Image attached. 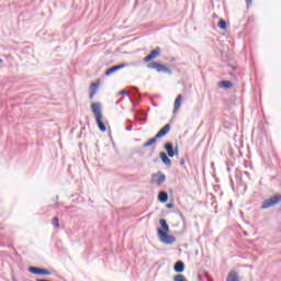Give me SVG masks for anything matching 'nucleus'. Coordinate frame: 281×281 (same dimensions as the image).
<instances>
[{
	"label": "nucleus",
	"instance_id": "1",
	"mask_svg": "<svg viewBox=\"0 0 281 281\" xmlns=\"http://www.w3.org/2000/svg\"><path fill=\"white\" fill-rule=\"evenodd\" d=\"M92 113L95 117L97 126L101 133L106 132V125L102 122V104L100 102H95L91 104Z\"/></svg>",
	"mask_w": 281,
	"mask_h": 281
},
{
	"label": "nucleus",
	"instance_id": "2",
	"mask_svg": "<svg viewBox=\"0 0 281 281\" xmlns=\"http://www.w3.org/2000/svg\"><path fill=\"white\" fill-rule=\"evenodd\" d=\"M167 133H170V123H167L162 128H160L154 138H150L148 142L144 143L143 148H148L153 146V144H157V139L166 137Z\"/></svg>",
	"mask_w": 281,
	"mask_h": 281
},
{
	"label": "nucleus",
	"instance_id": "3",
	"mask_svg": "<svg viewBox=\"0 0 281 281\" xmlns=\"http://www.w3.org/2000/svg\"><path fill=\"white\" fill-rule=\"evenodd\" d=\"M147 69H155L158 74H168V76H172V70L168 68V66L159 64L158 61H150L147 64Z\"/></svg>",
	"mask_w": 281,
	"mask_h": 281
},
{
	"label": "nucleus",
	"instance_id": "4",
	"mask_svg": "<svg viewBox=\"0 0 281 281\" xmlns=\"http://www.w3.org/2000/svg\"><path fill=\"white\" fill-rule=\"evenodd\" d=\"M281 201V194H276V195H272L271 198L269 199H266L260 209L261 210H269V207H273L276 205H278V203H280Z\"/></svg>",
	"mask_w": 281,
	"mask_h": 281
},
{
	"label": "nucleus",
	"instance_id": "5",
	"mask_svg": "<svg viewBox=\"0 0 281 281\" xmlns=\"http://www.w3.org/2000/svg\"><path fill=\"white\" fill-rule=\"evenodd\" d=\"M165 150H166V155H168V157H170L172 159V157H177V155H179V146L175 144H172L171 142H168L165 144L164 146Z\"/></svg>",
	"mask_w": 281,
	"mask_h": 281
},
{
	"label": "nucleus",
	"instance_id": "6",
	"mask_svg": "<svg viewBox=\"0 0 281 281\" xmlns=\"http://www.w3.org/2000/svg\"><path fill=\"white\" fill-rule=\"evenodd\" d=\"M157 236L164 245H175V243H177V237L169 235L168 233L161 232L160 235Z\"/></svg>",
	"mask_w": 281,
	"mask_h": 281
},
{
	"label": "nucleus",
	"instance_id": "7",
	"mask_svg": "<svg viewBox=\"0 0 281 281\" xmlns=\"http://www.w3.org/2000/svg\"><path fill=\"white\" fill-rule=\"evenodd\" d=\"M29 273H32L33 276H52L49 270L34 266L29 267Z\"/></svg>",
	"mask_w": 281,
	"mask_h": 281
},
{
	"label": "nucleus",
	"instance_id": "8",
	"mask_svg": "<svg viewBox=\"0 0 281 281\" xmlns=\"http://www.w3.org/2000/svg\"><path fill=\"white\" fill-rule=\"evenodd\" d=\"M150 183H156V186H161V183H166V175H164L161 171L154 173L151 176Z\"/></svg>",
	"mask_w": 281,
	"mask_h": 281
},
{
	"label": "nucleus",
	"instance_id": "9",
	"mask_svg": "<svg viewBox=\"0 0 281 281\" xmlns=\"http://www.w3.org/2000/svg\"><path fill=\"white\" fill-rule=\"evenodd\" d=\"M161 55V48L160 47H156L155 49L150 50V53L143 58V63H150V60H155V58H157V56Z\"/></svg>",
	"mask_w": 281,
	"mask_h": 281
},
{
	"label": "nucleus",
	"instance_id": "10",
	"mask_svg": "<svg viewBox=\"0 0 281 281\" xmlns=\"http://www.w3.org/2000/svg\"><path fill=\"white\" fill-rule=\"evenodd\" d=\"M159 225L160 227L157 228V236L161 235V232L162 234H168V232H170V226L168 225L166 218H160Z\"/></svg>",
	"mask_w": 281,
	"mask_h": 281
},
{
	"label": "nucleus",
	"instance_id": "11",
	"mask_svg": "<svg viewBox=\"0 0 281 281\" xmlns=\"http://www.w3.org/2000/svg\"><path fill=\"white\" fill-rule=\"evenodd\" d=\"M124 67H126V64L124 63L114 65L105 70L104 76H113V74H116V71H120V69H124Z\"/></svg>",
	"mask_w": 281,
	"mask_h": 281
},
{
	"label": "nucleus",
	"instance_id": "12",
	"mask_svg": "<svg viewBox=\"0 0 281 281\" xmlns=\"http://www.w3.org/2000/svg\"><path fill=\"white\" fill-rule=\"evenodd\" d=\"M160 160L162 161V164L165 166H167V168H171L172 167V160H170V156H168V154H166L165 151H160L159 154Z\"/></svg>",
	"mask_w": 281,
	"mask_h": 281
},
{
	"label": "nucleus",
	"instance_id": "13",
	"mask_svg": "<svg viewBox=\"0 0 281 281\" xmlns=\"http://www.w3.org/2000/svg\"><path fill=\"white\" fill-rule=\"evenodd\" d=\"M100 87V79H98L95 82H92L90 85V100H93V97L95 95V93H98V88Z\"/></svg>",
	"mask_w": 281,
	"mask_h": 281
},
{
	"label": "nucleus",
	"instance_id": "14",
	"mask_svg": "<svg viewBox=\"0 0 281 281\" xmlns=\"http://www.w3.org/2000/svg\"><path fill=\"white\" fill-rule=\"evenodd\" d=\"M173 271L176 273H183V271H186V263L181 260L177 261L173 266Z\"/></svg>",
	"mask_w": 281,
	"mask_h": 281
},
{
	"label": "nucleus",
	"instance_id": "15",
	"mask_svg": "<svg viewBox=\"0 0 281 281\" xmlns=\"http://www.w3.org/2000/svg\"><path fill=\"white\" fill-rule=\"evenodd\" d=\"M226 281H240V277L238 276V272L233 270L228 272Z\"/></svg>",
	"mask_w": 281,
	"mask_h": 281
},
{
	"label": "nucleus",
	"instance_id": "16",
	"mask_svg": "<svg viewBox=\"0 0 281 281\" xmlns=\"http://www.w3.org/2000/svg\"><path fill=\"white\" fill-rule=\"evenodd\" d=\"M181 100H183V97L181 94H178L173 103V113H177V111L181 109Z\"/></svg>",
	"mask_w": 281,
	"mask_h": 281
},
{
	"label": "nucleus",
	"instance_id": "17",
	"mask_svg": "<svg viewBox=\"0 0 281 281\" xmlns=\"http://www.w3.org/2000/svg\"><path fill=\"white\" fill-rule=\"evenodd\" d=\"M218 87H221V89H232V87H234V83H232V81L229 80H222L218 82Z\"/></svg>",
	"mask_w": 281,
	"mask_h": 281
},
{
	"label": "nucleus",
	"instance_id": "18",
	"mask_svg": "<svg viewBox=\"0 0 281 281\" xmlns=\"http://www.w3.org/2000/svg\"><path fill=\"white\" fill-rule=\"evenodd\" d=\"M158 201H159V203H168V192L160 191L158 193Z\"/></svg>",
	"mask_w": 281,
	"mask_h": 281
},
{
	"label": "nucleus",
	"instance_id": "19",
	"mask_svg": "<svg viewBox=\"0 0 281 281\" xmlns=\"http://www.w3.org/2000/svg\"><path fill=\"white\" fill-rule=\"evenodd\" d=\"M217 27H220V30H227V21L221 19L217 23Z\"/></svg>",
	"mask_w": 281,
	"mask_h": 281
},
{
	"label": "nucleus",
	"instance_id": "20",
	"mask_svg": "<svg viewBox=\"0 0 281 281\" xmlns=\"http://www.w3.org/2000/svg\"><path fill=\"white\" fill-rule=\"evenodd\" d=\"M52 225H53V227H55V229H58V227H60V223H59L58 217H56V216L53 217Z\"/></svg>",
	"mask_w": 281,
	"mask_h": 281
},
{
	"label": "nucleus",
	"instance_id": "21",
	"mask_svg": "<svg viewBox=\"0 0 281 281\" xmlns=\"http://www.w3.org/2000/svg\"><path fill=\"white\" fill-rule=\"evenodd\" d=\"M173 281H188L183 274H177L173 277Z\"/></svg>",
	"mask_w": 281,
	"mask_h": 281
},
{
	"label": "nucleus",
	"instance_id": "22",
	"mask_svg": "<svg viewBox=\"0 0 281 281\" xmlns=\"http://www.w3.org/2000/svg\"><path fill=\"white\" fill-rule=\"evenodd\" d=\"M252 3H254V0H246L247 8H251Z\"/></svg>",
	"mask_w": 281,
	"mask_h": 281
},
{
	"label": "nucleus",
	"instance_id": "23",
	"mask_svg": "<svg viewBox=\"0 0 281 281\" xmlns=\"http://www.w3.org/2000/svg\"><path fill=\"white\" fill-rule=\"evenodd\" d=\"M180 166H182V168L186 167V159L184 158L180 159Z\"/></svg>",
	"mask_w": 281,
	"mask_h": 281
},
{
	"label": "nucleus",
	"instance_id": "24",
	"mask_svg": "<svg viewBox=\"0 0 281 281\" xmlns=\"http://www.w3.org/2000/svg\"><path fill=\"white\" fill-rule=\"evenodd\" d=\"M172 207H175V204H172V203H168V204H167V209H168V210H172Z\"/></svg>",
	"mask_w": 281,
	"mask_h": 281
},
{
	"label": "nucleus",
	"instance_id": "25",
	"mask_svg": "<svg viewBox=\"0 0 281 281\" xmlns=\"http://www.w3.org/2000/svg\"><path fill=\"white\" fill-rule=\"evenodd\" d=\"M120 95H128V92H126V90H122V91L120 92Z\"/></svg>",
	"mask_w": 281,
	"mask_h": 281
},
{
	"label": "nucleus",
	"instance_id": "26",
	"mask_svg": "<svg viewBox=\"0 0 281 281\" xmlns=\"http://www.w3.org/2000/svg\"><path fill=\"white\" fill-rule=\"evenodd\" d=\"M125 130L126 131H133V125H128Z\"/></svg>",
	"mask_w": 281,
	"mask_h": 281
},
{
	"label": "nucleus",
	"instance_id": "27",
	"mask_svg": "<svg viewBox=\"0 0 281 281\" xmlns=\"http://www.w3.org/2000/svg\"><path fill=\"white\" fill-rule=\"evenodd\" d=\"M60 205H63L60 202L55 203V207H60Z\"/></svg>",
	"mask_w": 281,
	"mask_h": 281
},
{
	"label": "nucleus",
	"instance_id": "28",
	"mask_svg": "<svg viewBox=\"0 0 281 281\" xmlns=\"http://www.w3.org/2000/svg\"><path fill=\"white\" fill-rule=\"evenodd\" d=\"M244 175H245L246 177H249V172H248V171H245Z\"/></svg>",
	"mask_w": 281,
	"mask_h": 281
},
{
	"label": "nucleus",
	"instance_id": "29",
	"mask_svg": "<svg viewBox=\"0 0 281 281\" xmlns=\"http://www.w3.org/2000/svg\"><path fill=\"white\" fill-rule=\"evenodd\" d=\"M1 65H3V59H0V69H1Z\"/></svg>",
	"mask_w": 281,
	"mask_h": 281
},
{
	"label": "nucleus",
	"instance_id": "30",
	"mask_svg": "<svg viewBox=\"0 0 281 281\" xmlns=\"http://www.w3.org/2000/svg\"><path fill=\"white\" fill-rule=\"evenodd\" d=\"M36 281H46L45 279H36Z\"/></svg>",
	"mask_w": 281,
	"mask_h": 281
},
{
	"label": "nucleus",
	"instance_id": "31",
	"mask_svg": "<svg viewBox=\"0 0 281 281\" xmlns=\"http://www.w3.org/2000/svg\"><path fill=\"white\" fill-rule=\"evenodd\" d=\"M58 199H59V196H58V195H56L55 201H58Z\"/></svg>",
	"mask_w": 281,
	"mask_h": 281
},
{
	"label": "nucleus",
	"instance_id": "32",
	"mask_svg": "<svg viewBox=\"0 0 281 281\" xmlns=\"http://www.w3.org/2000/svg\"><path fill=\"white\" fill-rule=\"evenodd\" d=\"M12 281H16V278L13 277V278H12Z\"/></svg>",
	"mask_w": 281,
	"mask_h": 281
},
{
	"label": "nucleus",
	"instance_id": "33",
	"mask_svg": "<svg viewBox=\"0 0 281 281\" xmlns=\"http://www.w3.org/2000/svg\"><path fill=\"white\" fill-rule=\"evenodd\" d=\"M153 106H157V103H153Z\"/></svg>",
	"mask_w": 281,
	"mask_h": 281
},
{
	"label": "nucleus",
	"instance_id": "34",
	"mask_svg": "<svg viewBox=\"0 0 281 281\" xmlns=\"http://www.w3.org/2000/svg\"><path fill=\"white\" fill-rule=\"evenodd\" d=\"M198 278H199V280H201V274H199V277H198Z\"/></svg>",
	"mask_w": 281,
	"mask_h": 281
}]
</instances>
